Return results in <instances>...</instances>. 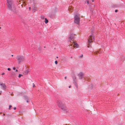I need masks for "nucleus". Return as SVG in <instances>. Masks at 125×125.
Masks as SVG:
<instances>
[{
	"mask_svg": "<svg viewBox=\"0 0 125 125\" xmlns=\"http://www.w3.org/2000/svg\"><path fill=\"white\" fill-rule=\"evenodd\" d=\"M74 35L75 34H71L69 35V39H70V41L71 40L72 42L74 41L73 40L75 38Z\"/></svg>",
	"mask_w": 125,
	"mask_h": 125,
	"instance_id": "obj_7",
	"label": "nucleus"
},
{
	"mask_svg": "<svg viewBox=\"0 0 125 125\" xmlns=\"http://www.w3.org/2000/svg\"><path fill=\"white\" fill-rule=\"evenodd\" d=\"M94 40V36L93 34H92L89 37L88 40V45L87 46V47L89 48V46H91V42H93Z\"/></svg>",
	"mask_w": 125,
	"mask_h": 125,
	"instance_id": "obj_3",
	"label": "nucleus"
},
{
	"mask_svg": "<svg viewBox=\"0 0 125 125\" xmlns=\"http://www.w3.org/2000/svg\"><path fill=\"white\" fill-rule=\"evenodd\" d=\"M98 52H98V51L97 52H94V54H97V53H98Z\"/></svg>",
	"mask_w": 125,
	"mask_h": 125,
	"instance_id": "obj_15",
	"label": "nucleus"
},
{
	"mask_svg": "<svg viewBox=\"0 0 125 125\" xmlns=\"http://www.w3.org/2000/svg\"><path fill=\"white\" fill-rule=\"evenodd\" d=\"M16 58L18 61V63L20 64L25 60L24 56L22 55H18L17 56Z\"/></svg>",
	"mask_w": 125,
	"mask_h": 125,
	"instance_id": "obj_4",
	"label": "nucleus"
},
{
	"mask_svg": "<svg viewBox=\"0 0 125 125\" xmlns=\"http://www.w3.org/2000/svg\"><path fill=\"white\" fill-rule=\"evenodd\" d=\"M3 115H5V114H3Z\"/></svg>",
	"mask_w": 125,
	"mask_h": 125,
	"instance_id": "obj_39",
	"label": "nucleus"
},
{
	"mask_svg": "<svg viewBox=\"0 0 125 125\" xmlns=\"http://www.w3.org/2000/svg\"><path fill=\"white\" fill-rule=\"evenodd\" d=\"M41 19H44V16H42L41 17Z\"/></svg>",
	"mask_w": 125,
	"mask_h": 125,
	"instance_id": "obj_16",
	"label": "nucleus"
},
{
	"mask_svg": "<svg viewBox=\"0 0 125 125\" xmlns=\"http://www.w3.org/2000/svg\"><path fill=\"white\" fill-rule=\"evenodd\" d=\"M29 69L28 68L25 71H24L23 72V73L24 74L26 75L28 74V73L29 72Z\"/></svg>",
	"mask_w": 125,
	"mask_h": 125,
	"instance_id": "obj_11",
	"label": "nucleus"
},
{
	"mask_svg": "<svg viewBox=\"0 0 125 125\" xmlns=\"http://www.w3.org/2000/svg\"><path fill=\"white\" fill-rule=\"evenodd\" d=\"M21 76H22V75L20 74H19L18 77L19 78H20Z\"/></svg>",
	"mask_w": 125,
	"mask_h": 125,
	"instance_id": "obj_17",
	"label": "nucleus"
},
{
	"mask_svg": "<svg viewBox=\"0 0 125 125\" xmlns=\"http://www.w3.org/2000/svg\"><path fill=\"white\" fill-rule=\"evenodd\" d=\"M15 69H16V68H15V67H14L13 68V69L14 70H15Z\"/></svg>",
	"mask_w": 125,
	"mask_h": 125,
	"instance_id": "obj_28",
	"label": "nucleus"
},
{
	"mask_svg": "<svg viewBox=\"0 0 125 125\" xmlns=\"http://www.w3.org/2000/svg\"><path fill=\"white\" fill-rule=\"evenodd\" d=\"M71 8V7L70 8V7H69V8L68 9L69 10V11H70V12L72 11V8H71V9L70 10V8Z\"/></svg>",
	"mask_w": 125,
	"mask_h": 125,
	"instance_id": "obj_14",
	"label": "nucleus"
},
{
	"mask_svg": "<svg viewBox=\"0 0 125 125\" xmlns=\"http://www.w3.org/2000/svg\"><path fill=\"white\" fill-rule=\"evenodd\" d=\"M12 76L13 77H15V76H14V74H13V73L12 74Z\"/></svg>",
	"mask_w": 125,
	"mask_h": 125,
	"instance_id": "obj_24",
	"label": "nucleus"
},
{
	"mask_svg": "<svg viewBox=\"0 0 125 125\" xmlns=\"http://www.w3.org/2000/svg\"><path fill=\"white\" fill-rule=\"evenodd\" d=\"M8 71H10L11 70V69L10 68H8Z\"/></svg>",
	"mask_w": 125,
	"mask_h": 125,
	"instance_id": "obj_23",
	"label": "nucleus"
},
{
	"mask_svg": "<svg viewBox=\"0 0 125 125\" xmlns=\"http://www.w3.org/2000/svg\"><path fill=\"white\" fill-rule=\"evenodd\" d=\"M1 28V27H0V29Z\"/></svg>",
	"mask_w": 125,
	"mask_h": 125,
	"instance_id": "obj_44",
	"label": "nucleus"
},
{
	"mask_svg": "<svg viewBox=\"0 0 125 125\" xmlns=\"http://www.w3.org/2000/svg\"><path fill=\"white\" fill-rule=\"evenodd\" d=\"M33 87H35V86L34 84V83H33Z\"/></svg>",
	"mask_w": 125,
	"mask_h": 125,
	"instance_id": "obj_20",
	"label": "nucleus"
},
{
	"mask_svg": "<svg viewBox=\"0 0 125 125\" xmlns=\"http://www.w3.org/2000/svg\"><path fill=\"white\" fill-rule=\"evenodd\" d=\"M4 74H5L4 73H2V75H4Z\"/></svg>",
	"mask_w": 125,
	"mask_h": 125,
	"instance_id": "obj_29",
	"label": "nucleus"
},
{
	"mask_svg": "<svg viewBox=\"0 0 125 125\" xmlns=\"http://www.w3.org/2000/svg\"><path fill=\"white\" fill-rule=\"evenodd\" d=\"M12 107V106L11 105H10L9 106V110H10V108H11V107Z\"/></svg>",
	"mask_w": 125,
	"mask_h": 125,
	"instance_id": "obj_18",
	"label": "nucleus"
},
{
	"mask_svg": "<svg viewBox=\"0 0 125 125\" xmlns=\"http://www.w3.org/2000/svg\"><path fill=\"white\" fill-rule=\"evenodd\" d=\"M23 96L25 100L26 101L27 103H28L31 100L29 97L26 95H24Z\"/></svg>",
	"mask_w": 125,
	"mask_h": 125,
	"instance_id": "obj_8",
	"label": "nucleus"
},
{
	"mask_svg": "<svg viewBox=\"0 0 125 125\" xmlns=\"http://www.w3.org/2000/svg\"><path fill=\"white\" fill-rule=\"evenodd\" d=\"M11 95L12 96H13V95H12V94H11Z\"/></svg>",
	"mask_w": 125,
	"mask_h": 125,
	"instance_id": "obj_42",
	"label": "nucleus"
},
{
	"mask_svg": "<svg viewBox=\"0 0 125 125\" xmlns=\"http://www.w3.org/2000/svg\"><path fill=\"white\" fill-rule=\"evenodd\" d=\"M18 71V70H16V72H17Z\"/></svg>",
	"mask_w": 125,
	"mask_h": 125,
	"instance_id": "obj_35",
	"label": "nucleus"
},
{
	"mask_svg": "<svg viewBox=\"0 0 125 125\" xmlns=\"http://www.w3.org/2000/svg\"><path fill=\"white\" fill-rule=\"evenodd\" d=\"M38 50L40 51H41V49L40 47L38 48Z\"/></svg>",
	"mask_w": 125,
	"mask_h": 125,
	"instance_id": "obj_19",
	"label": "nucleus"
},
{
	"mask_svg": "<svg viewBox=\"0 0 125 125\" xmlns=\"http://www.w3.org/2000/svg\"><path fill=\"white\" fill-rule=\"evenodd\" d=\"M13 109H14V110H15V109H16V107H14V108H13Z\"/></svg>",
	"mask_w": 125,
	"mask_h": 125,
	"instance_id": "obj_30",
	"label": "nucleus"
},
{
	"mask_svg": "<svg viewBox=\"0 0 125 125\" xmlns=\"http://www.w3.org/2000/svg\"><path fill=\"white\" fill-rule=\"evenodd\" d=\"M71 58H72V57H71Z\"/></svg>",
	"mask_w": 125,
	"mask_h": 125,
	"instance_id": "obj_41",
	"label": "nucleus"
},
{
	"mask_svg": "<svg viewBox=\"0 0 125 125\" xmlns=\"http://www.w3.org/2000/svg\"><path fill=\"white\" fill-rule=\"evenodd\" d=\"M55 62L56 64H57V63H58L57 61H55Z\"/></svg>",
	"mask_w": 125,
	"mask_h": 125,
	"instance_id": "obj_21",
	"label": "nucleus"
},
{
	"mask_svg": "<svg viewBox=\"0 0 125 125\" xmlns=\"http://www.w3.org/2000/svg\"><path fill=\"white\" fill-rule=\"evenodd\" d=\"M57 104L58 107L62 109L65 111L66 110V108L60 100H58L57 102Z\"/></svg>",
	"mask_w": 125,
	"mask_h": 125,
	"instance_id": "obj_2",
	"label": "nucleus"
},
{
	"mask_svg": "<svg viewBox=\"0 0 125 125\" xmlns=\"http://www.w3.org/2000/svg\"><path fill=\"white\" fill-rule=\"evenodd\" d=\"M70 87H71V86H69V88H70Z\"/></svg>",
	"mask_w": 125,
	"mask_h": 125,
	"instance_id": "obj_37",
	"label": "nucleus"
},
{
	"mask_svg": "<svg viewBox=\"0 0 125 125\" xmlns=\"http://www.w3.org/2000/svg\"><path fill=\"white\" fill-rule=\"evenodd\" d=\"M7 1L8 9L12 11L13 13H16L17 12V10L12 0H7Z\"/></svg>",
	"mask_w": 125,
	"mask_h": 125,
	"instance_id": "obj_1",
	"label": "nucleus"
},
{
	"mask_svg": "<svg viewBox=\"0 0 125 125\" xmlns=\"http://www.w3.org/2000/svg\"><path fill=\"white\" fill-rule=\"evenodd\" d=\"M44 48H45V46H44Z\"/></svg>",
	"mask_w": 125,
	"mask_h": 125,
	"instance_id": "obj_43",
	"label": "nucleus"
},
{
	"mask_svg": "<svg viewBox=\"0 0 125 125\" xmlns=\"http://www.w3.org/2000/svg\"><path fill=\"white\" fill-rule=\"evenodd\" d=\"M74 22L75 23L79 24V23L80 21V18L77 15H76L74 16Z\"/></svg>",
	"mask_w": 125,
	"mask_h": 125,
	"instance_id": "obj_5",
	"label": "nucleus"
},
{
	"mask_svg": "<svg viewBox=\"0 0 125 125\" xmlns=\"http://www.w3.org/2000/svg\"><path fill=\"white\" fill-rule=\"evenodd\" d=\"M31 7H29V10H31Z\"/></svg>",
	"mask_w": 125,
	"mask_h": 125,
	"instance_id": "obj_26",
	"label": "nucleus"
},
{
	"mask_svg": "<svg viewBox=\"0 0 125 125\" xmlns=\"http://www.w3.org/2000/svg\"><path fill=\"white\" fill-rule=\"evenodd\" d=\"M73 83L75 85V86L77 88H78V86L77 84V80L76 79V77L75 76H73Z\"/></svg>",
	"mask_w": 125,
	"mask_h": 125,
	"instance_id": "obj_6",
	"label": "nucleus"
},
{
	"mask_svg": "<svg viewBox=\"0 0 125 125\" xmlns=\"http://www.w3.org/2000/svg\"><path fill=\"white\" fill-rule=\"evenodd\" d=\"M94 0H92V2H94Z\"/></svg>",
	"mask_w": 125,
	"mask_h": 125,
	"instance_id": "obj_36",
	"label": "nucleus"
},
{
	"mask_svg": "<svg viewBox=\"0 0 125 125\" xmlns=\"http://www.w3.org/2000/svg\"><path fill=\"white\" fill-rule=\"evenodd\" d=\"M22 2H23V3H25V1H22Z\"/></svg>",
	"mask_w": 125,
	"mask_h": 125,
	"instance_id": "obj_31",
	"label": "nucleus"
},
{
	"mask_svg": "<svg viewBox=\"0 0 125 125\" xmlns=\"http://www.w3.org/2000/svg\"><path fill=\"white\" fill-rule=\"evenodd\" d=\"M50 17H51V18H52V16H51V15H50Z\"/></svg>",
	"mask_w": 125,
	"mask_h": 125,
	"instance_id": "obj_32",
	"label": "nucleus"
},
{
	"mask_svg": "<svg viewBox=\"0 0 125 125\" xmlns=\"http://www.w3.org/2000/svg\"><path fill=\"white\" fill-rule=\"evenodd\" d=\"M78 76L80 79H82L84 76V75L83 73L81 72H80L78 74Z\"/></svg>",
	"mask_w": 125,
	"mask_h": 125,
	"instance_id": "obj_10",
	"label": "nucleus"
},
{
	"mask_svg": "<svg viewBox=\"0 0 125 125\" xmlns=\"http://www.w3.org/2000/svg\"><path fill=\"white\" fill-rule=\"evenodd\" d=\"M33 0H30V1L31 2L32 1H33Z\"/></svg>",
	"mask_w": 125,
	"mask_h": 125,
	"instance_id": "obj_34",
	"label": "nucleus"
},
{
	"mask_svg": "<svg viewBox=\"0 0 125 125\" xmlns=\"http://www.w3.org/2000/svg\"><path fill=\"white\" fill-rule=\"evenodd\" d=\"M45 21H44V22L46 24H47L48 23V21L46 18H45Z\"/></svg>",
	"mask_w": 125,
	"mask_h": 125,
	"instance_id": "obj_13",
	"label": "nucleus"
},
{
	"mask_svg": "<svg viewBox=\"0 0 125 125\" xmlns=\"http://www.w3.org/2000/svg\"><path fill=\"white\" fill-rule=\"evenodd\" d=\"M83 57V55L82 54L81 55H80V58H82Z\"/></svg>",
	"mask_w": 125,
	"mask_h": 125,
	"instance_id": "obj_22",
	"label": "nucleus"
},
{
	"mask_svg": "<svg viewBox=\"0 0 125 125\" xmlns=\"http://www.w3.org/2000/svg\"><path fill=\"white\" fill-rule=\"evenodd\" d=\"M87 3L88 4L89 3V1L88 0L87 1Z\"/></svg>",
	"mask_w": 125,
	"mask_h": 125,
	"instance_id": "obj_27",
	"label": "nucleus"
},
{
	"mask_svg": "<svg viewBox=\"0 0 125 125\" xmlns=\"http://www.w3.org/2000/svg\"><path fill=\"white\" fill-rule=\"evenodd\" d=\"M37 8L35 7V5L32 7V11L35 12V11L37 10Z\"/></svg>",
	"mask_w": 125,
	"mask_h": 125,
	"instance_id": "obj_12",
	"label": "nucleus"
},
{
	"mask_svg": "<svg viewBox=\"0 0 125 125\" xmlns=\"http://www.w3.org/2000/svg\"><path fill=\"white\" fill-rule=\"evenodd\" d=\"M11 56H13V55H11Z\"/></svg>",
	"mask_w": 125,
	"mask_h": 125,
	"instance_id": "obj_40",
	"label": "nucleus"
},
{
	"mask_svg": "<svg viewBox=\"0 0 125 125\" xmlns=\"http://www.w3.org/2000/svg\"><path fill=\"white\" fill-rule=\"evenodd\" d=\"M56 58H58V57L57 56V57H56Z\"/></svg>",
	"mask_w": 125,
	"mask_h": 125,
	"instance_id": "obj_38",
	"label": "nucleus"
},
{
	"mask_svg": "<svg viewBox=\"0 0 125 125\" xmlns=\"http://www.w3.org/2000/svg\"><path fill=\"white\" fill-rule=\"evenodd\" d=\"M70 42H72L73 43V45L74 47L78 48V45L76 42H75L74 41L72 42L71 41H70Z\"/></svg>",
	"mask_w": 125,
	"mask_h": 125,
	"instance_id": "obj_9",
	"label": "nucleus"
},
{
	"mask_svg": "<svg viewBox=\"0 0 125 125\" xmlns=\"http://www.w3.org/2000/svg\"><path fill=\"white\" fill-rule=\"evenodd\" d=\"M64 78L65 79H66L67 78V77L66 76Z\"/></svg>",
	"mask_w": 125,
	"mask_h": 125,
	"instance_id": "obj_33",
	"label": "nucleus"
},
{
	"mask_svg": "<svg viewBox=\"0 0 125 125\" xmlns=\"http://www.w3.org/2000/svg\"><path fill=\"white\" fill-rule=\"evenodd\" d=\"M118 11V10H115V12H117Z\"/></svg>",
	"mask_w": 125,
	"mask_h": 125,
	"instance_id": "obj_25",
	"label": "nucleus"
}]
</instances>
